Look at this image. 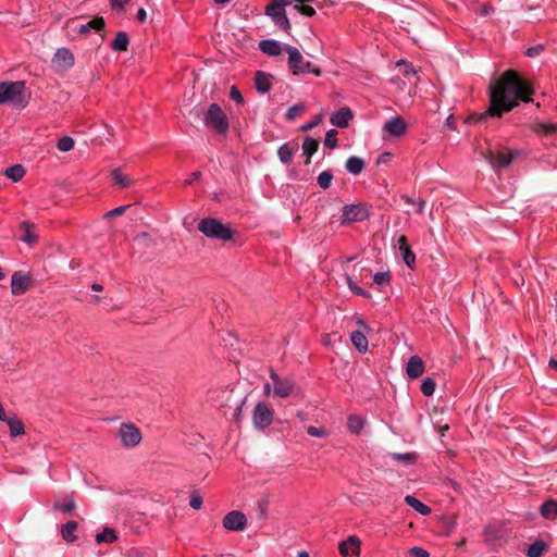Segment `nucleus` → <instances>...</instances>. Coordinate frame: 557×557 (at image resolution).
<instances>
[{"instance_id": "obj_1", "label": "nucleus", "mask_w": 557, "mask_h": 557, "mask_svg": "<svg viewBox=\"0 0 557 557\" xmlns=\"http://www.w3.org/2000/svg\"><path fill=\"white\" fill-rule=\"evenodd\" d=\"M534 90L532 86L513 70H507L498 83L491 88L490 107L485 115H497L515 109L519 101L531 102Z\"/></svg>"}, {"instance_id": "obj_2", "label": "nucleus", "mask_w": 557, "mask_h": 557, "mask_svg": "<svg viewBox=\"0 0 557 557\" xmlns=\"http://www.w3.org/2000/svg\"><path fill=\"white\" fill-rule=\"evenodd\" d=\"M30 94L23 81L0 83V104H11L14 109H24L29 102Z\"/></svg>"}, {"instance_id": "obj_3", "label": "nucleus", "mask_w": 557, "mask_h": 557, "mask_svg": "<svg viewBox=\"0 0 557 557\" xmlns=\"http://www.w3.org/2000/svg\"><path fill=\"white\" fill-rule=\"evenodd\" d=\"M193 114L202 119L203 124L220 135H226L230 128L227 115L218 103H211L207 110H194Z\"/></svg>"}, {"instance_id": "obj_4", "label": "nucleus", "mask_w": 557, "mask_h": 557, "mask_svg": "<svg viewBox=\"0 0 557 557\" xmlns=\"http://www.w3.org/2000/svg\"><path fill=\"white\" fill-rule=\"evenodd\" d=\"M314 0H295L297 3H311ZM293 2L294 0H272L264 9V14L285 33H289L292 28L285 8Z\"/></svg>"}, {"instance_id": "obj_5", "label": "nucleus", "mask_w": 557, "mask_h": 557, "mask_svg": "<svg viewBox=\"0 0 557 557\" xmlns=\"http://www.w3.org/2000/svg\"><path fill=\"white\" fill-rule=\"evenodd\" d=\"M198 230L208 238L222 242L232 240L237 233L230 225L216 218H203L198 223Z\"/></svg>"}, {"instance_id": "obj_6", "label": "nucleus", "mask_w": 557, "mask_h": 557, "mask_svg": "<svg viewBox=\"0 0 557 557\" xmlns=\"http://www.w3.org/2000/svg\"><path fill=\"white\" fill-rule=\"evenodd\" d=\"M284 50L288 54V69L293 75L313 74L317 77L322 75V70L314 63L304 59L300 51L293 46L286 45Z\"/></svg>"}, {"instance_id": "obj_7", "label": "nucleus", "mask_w": 557, "mask_h": 557, "mask_svg": "<svg viewBox=\"0 0 557 557\" xmlns=\"http://www.w3.org/2000/svg\"><path fill=\"white\" fill-rule=\"evenodd\" d=\"M274 418L273 409L264 401L256 405L252 413V422L256 429L265 430L271 425Z\"/></svg>"}, {"instance_id": "obj_8", "label": "nucleus", "mask_w": 557, "mask_h": 557, "mask_svg": "<svg viewBox=\"0 0 557 557\" xmlns=\"http://www.w3.org/2000/svg\"><path fill=\"white\" fill-rule=\"evenodd\" d=\"M369 216V210L364 205H346L343 208L341 223L347 224L352 222H362Z\"/></svg>"}, {"instance_id": "obj_9", "label": "nucleus", "mask_w": 557, "mask_h": 557, "mask_svg": "<svg viewBox=\"0 0 557 557\" xmlns=\"http://www.w3.org/2000/svg\"><path fill=\"white\" fill-rule=\"evenodd\" d=\"M75 59L73 52L69 48H59L52 60V67L55 72H66L74 65Z\"/></svg>"}, {"instance_id": "obj_10", "label": "nucleus", "mask_w": 557, "mask_h": 557, "mask_svg": "<svg viewBox=\"0 0 557 557\" xmlns=\"http://www.w3.org/2000/svg\"><path fill=\"white\" fill-rule=\"evenodd\" d=\"M270 377L273 381L275 396L286 398L293 393L295 383L292 379H282L272 368L270 369Z\"/></svg>"}, {"instance_id": "obj_11", "label": "nucleus", "mask_w": 557, "mask_h": 557, "mask_svg": "<svg viewBox=\"0 0 557 557\" xmlns=\"http://www.w3.org/2000/svg\"><path fill=\"white\" fill-rule=\"evenodd\" d=\"M222 524L228 531H243L247 527V518L244 512L232 510L224 516Z\"/></svg>"}, {"instance_id": "obj_12", "label": "nucleus", "mask_w": 557, "mask_h": 557, "mask_svg": "<svg viewBox=\"0 0 557 557\" xmlns=\"http://www.w3.org/2000/svg\"><path fill=\"white\" fill-rule=\"evenodd\" d=\"M30 283L32 276L29 274L16 271L11 277V293L14 296L23 295L29 289Z\"/></svg>"}, {"instance_id": "obj_13", "label": "nucleus", "mask_w": 557, "mask_h": 557, "mask_svg": "<svg viewBox=\"0 0 557 557\" xmlns=\"http://www.w3.org/2000/svg\"><path fill=\"white\" fill-rule=\"evenodd\" d=\"M122 443L126 447H135L141 441V433L138 428L133 424H122L120 429Z\"/></svg>"}, {"instance_id": "obj_14", "label": "nucleus", "mask_w": 557, "mask_h": 557, "mask_svg": "<svg viewBox=\"0 0 557 557\" xmlns=\"http://www.w3.org/2000/svg\"><path fill=\"white\" fill-rule=\"evenodd\" d=\"M408 125L400 115L393 116L385 122L383 131L392 137H401L407 132Z\"/></svg>"}, {"instance_id": "obj_15", "label": "nucleus", "mask_w": 557, "mask_h": 557, "mask_svg": "<svg viewBox=\"0 0 557 557\" xmlns=\"http://www.w3.org/2000/svg\"><path fill=\"white\" fill-rule=\"evenodd\" d=\"M361 541L357 535H350L345 541L338 544L339 554L344 557L352 555L355 557L360 556Z\"/></svg>"}, {"instance_id": "obj_16", "label": "nucleus", "mask_w": 557, "mask_h": 557, "mask_svg": "<svg viewBox=\"0 0 557 557\" xmlns=\"http://www.w3.org/2000/svg\"><path fill=\"white\" fill-rule=\"evenodd\" d=\"M517 152L509 150V149H503L497 150L495 152H490V162L497 168H506L508 166L512 160L517 157Z\"/></svg>"}, {"instance_id": "obj_17", "label": "nucleus", "mask_w": 557, "mask_h": 557, "mask_svg": "<svg viewBox=\"0 0 557 557\" xmlns=\"http://www.w3.org/2000/svg\"><path fill=\"white\" fill-rule=\"evenodd\" d=\"M396 245L401 253L403 260L406 263V265L413 270L416 265V255L411 250L407 237L405 235H400L397 238Z\"/></svg>"}, {"instance_id": "obj_18", "label": "nucleus", "mask_w": 557, "mask_h": 557, "mask_svg": "<svg viewBox=\"0 0 557 557\" xmlns=\"http://www.w3.org/2000/svg\"><path fill=\"white\" fill-rule=\"evenodd\" d=\"M298 149H299V145L295 140L283 144L277 149V156H278L280 161L285 165L290 164L293 161V158H294L295 153L298 151Z\"/></svg>"}, {"instance_id": "obj_19", "label": "nucleus", "mask_w": 557, "mask_h": 557, "mask_svg": "<svg viewBox=\"0 0 557 557\" xmlns=\"http://www.w3.org/2000/svg\"><path fill=\"white\" fill-rule=\"evenodd\" d=\"M354 117V114L349 108H341L331 115V123L339 128L348 126L349 121Z\"/></svg>"}, {"instance_id": "obj_20", "label": "nucleus", "mask_w": 557, "mask_h": 557, "mask_svg": "<svg viewBox=\"0 0 557 557\" xmlns=\"http://www.w3.org/2000/svg\"><path fill=\"white\" fill-rule=\"evenodd\" d=\"M273 76L263 71H257L255 74V88L259 94H265L270 91L272 87Z\"/></svg>"}, {"instance_id": "obj_21", "label": "nucleus", "mask_w": 557, "mask_h": 557, "mask_svg": "<svg viewBox=\"0 0 557 557\" xmlns=\"http://www.w3.org/2000/svg\"><path fill=\"white\" fill-rule=\"evenodd\" d=\"M406 372L408 377L418 379L424 372V362L419 356H411L407 363Z\"/></svg>"}, {"instance_id": "obj_22", "label": "nucleus", "mask_w": 557, "mask_h": 557, "mask_svg": "<svg viewBox=\"0 0 557 557\" xmlns=\"http://www.w3.org/2000/svg\"><path fill=\"white\" fill-rule=\"evenodd\" d=\"M259 49L263 53L271 55V57H277L282 53V51H285L284 47L281 45V42H278L277 40H274V39L261 40L259 44Z\"/></svg>"}, {"instance_id": "obj_23", "label": "nucleus", "mask_w": 557, "mask_h": 557, "mask_svg": "<svg viewBox=\"0 0 557 557\" xmlns=\"http://www.w3.org/2000/svg\"><path fill=\"white\" fill-rule=\"evenodd\" d=\"M3 422H7L9 429H10V435L12 437H16L20 435H23L25 433V425L23 421L16 417V414L7 416V420H2Z\"/></svg>"}, {"instance_id": "obj_24", "label": "nucleus", "mask_w": 557, "mask_h": 557, "mask_svg": "<svg viewBox=\"0 0 557 557\" xmlns=\"http://www.w3.org/2000/svg\"><path fill=\"white\" fill-rule=\"evenodd\" d=\"M20 228L23 231V235H22L21 239L24 243H26L28 245H34L37 243L38 236L34 232L35 224H33L28 221H23L20 225Z\"/></svg>"}, {"instance_id": "obj_25", "label": "nucleus", "mask_w": 557, "mask_h": 557, "mask_svg": "<svg viewBox=\"0 0 557 557\" xmlns=\"http://www.w3.org/2000/svg\"><path fill=\"white\" fill-rule=\"evenodd\" d=\"M78 529V523L74 520L67 521L61 527V536L67 543H73L77 540L75 532Z\"/></svg>"}, {"instance_id": "obj_26", "label": "nucleus", "mask_w": 557, "mask_h": 557, "mask_svg": "<svg viewBox=\"0 0 557 557\" xmlns=\"http://www.w3.org/2000/svg\"><path fill=\"white\" fill-rule=\"evenodd\" d=\"M301 148L304 156H306L305 164L308 165L311 162V157L318 151L319 140L312 137H306Z\"/></svg>"}, {"instance_id": "obj_27", "label": "nucleus", "mask_w": 557, "mask_h": 557, "mask_svg": "<svg viewBox=\"0 0 557 557\" xmlns=\"http://www.w3.org/2000/svg\"><path fill=\"white\" fill-rule=\"evenodd\" d=\"M366 419L358 414H350L347 418V429L350 433L359 435L364 428Z\"/></svg>"}, {"instance_id": "obj_28", "label": "nucleus", "mask_w": 557, "mask_h": 557, "mask_svg": "<svg viewBox=\"0 0 557 557\" xmlns=\"http://www.w3.org/2000/svg\"><path fill=\"white\" fill-rule=\"evenodd\" d=\"M129 45V36L126 32H119L114 40L111 42L110 48L113 51H126Z\"/></svg>"}, {"instance_id": "obj_29", "label": "nucleus", "mask_w": 557, "mask_h": 557, "mask_svg": "<svg viewBox=\"0 0 557 557\" xmlns=\"http://www.w3.org/2000/svg\"><path fill=\"white\" fill-rule=\"evenodd\" d=\"M405 503L422 516H428L432 512L431 508L428 505L423 504L413 495H407L405 497Z\"/></svg>"}, {"instance_id": "obj_30", "label": "nucleus", "mask_w": 557, "mask_h": 557, "mask_svg": "<svg viewBox=\"0 0 557 557\" xmlns=\"http://www.w3.org/2000/svg\"><path fill=\"white\" fill-rule=\"evenodd\" d=\"M350 341L355 348L360 352H366L368 350V338L361 331H354L350 335Z\"/></svg>"}, {"instance_id": "obj_31", "label": "nucleus", "mask_w": 557, "mask_h": 557, "mask_svg": "<svg viewBox=\"0 0 557 557\" xmlns=\"http://www.w3.org/2000/svg\"><path fill=\"white\" fill-rule=\"evenodd\" d=\"M111 177H112L114 184L119 188H128L134 183V181L132 178H129L127 175L123 174L121 169L112 170Z\"/></svg>"}, {"instance_id": "obj_32", "label": "nucleus", "mask_w": 557, "mask_h": 557, "mask_svg": "<svg viewBox=\"0 0 557 557\" xmlns=\"http://www.w3.org/2000/svg\"><path fill=\"white\" fill-rule=\"evenodd\" d=\"M364 166V161L356 156L349 157L345 164L346 170L354 175L360 174Z\"/></svg>"}, {"instance_id": "obj_33", "label": "nucleus", "mask_w": 557, "mask_h": 557, "mask_svg": "<svg viewBox=\"0 0 557 557\" xmlns=\"http://www.w3.org/2000/svg\"><path fill=\"white\" fill-rule=\"evenodd\" d=\"M540 513L546 519L557 518V502L548 499L540 507Z\"/></svg>"}, {"instance_id": "obj_34", "label": "nucleus", "mask_w": 557, "mask_h": 557, "mask_svg": "<svg viewBox=\"0 0 557 557\" xmlns=\"http://www.w3.org/2000/svg\"><path fill=\"white\" fill-rule=\"evenodd\" d=\"M548 549V545L541 539L535 540L528 548V557H541Z\"/></svg>"}, {"instance_id": "obj_35", "label": "nucleus", "mask_w": 557, "mask_h": 557, "mask_svg": "<svg viewBox=\"0 0 557 557\" xmlns=\"http://www.w3.org/2000/svg\"><path fill=\"white\" fill-rule=\"evenodd\" d=\"M117 541L116 532L111 528H104L102 532L97 533L96 542L101 543H114Z\"/></svg>"}, {"instance_id": "obj_36", "label": "nucleus", "mask_w": 557, "mask_h": 557, "mask_svg": "<svg viewBox=\"0 0 557 557\" xmlns=\"http://www.w3.org/2000/svg\"><path fill=\"white\" fill-rule=\"evenodd\" d=\"M5 175L13 182H18L25 175V169L22 164H14L5 170Z\"/></svg>"}, {"instance_id": "obj_37", "label": "nucleus", "mask_w": 557, "mask_h": 557, "mask_svg": "<svg viewBox=\"0 0 557 557\" xmlns=\"http://www.w3.org/2000/svg\"><path fill=\"white\" fill-rule=\"evenodd\" d=\"M435 387L436 382L434 381V379L428 376L422 381L420 391L424 396L430 397L434 394Z\"/></svg>"}, {"instance_id": "obj_38", "label": "nucleus", "mask_w": 557, "mask_h": 557, "mask_svg": "<svg viewBox=\"0 0 557 557\" xmlns=\"http://www.w3.org/2000/svg\"><path fill=\"white\" fill-rule=\"evenodd\" d=\"M76 508V504L74 502L73 498H70L67 502L65 503H61V502H55L53 504V510L55 511H61V512H65V513H71L75 510Z\"/></svg>"}, {"instance_id": "obj_39", "label": "nucleus", "mask_w": 557, "mask_h": 557, "mask_svg": "<svg viewBox=\"0 0 557 557\" xmlns=\"http://www.w3.org/2000/svg\"><path fill=\"white\" fill-rule=\"evenodd\" d=\"M134 243L138 244L144 248H149L154 245V240L147 232H141L134 237Z\"/></svg>"}, {"instance_id": "obj_40", "label": "nucleus", "mask_w": 557, "mask_h": 557, "mask_svg": "<svg viewBox=\"0 0 557 557\" xmlns=\"http://www.w3.org/2000/svg\"><path fill=\"white\" fill-rule=\"evenodd\" d=\"M333 180V174L331 171H323L318 175L317 182L318 185L323 188L327 189L331 186V182Z\"/></svg>"}, {"instance_id": "obj_41", "label": "nucleus", "mask_w": 557, "mask_h": 557, "mask_svg": "<svg viewBox=\"0 0 557 557\" xmlns=\"http://www.w3.org/2000/svg\"><path fill=\"white\" fill-rule=\"evenodd\" d=\"M75 141L70 136H63L58 140V149L63 152H67L74 148Z\"/></svg>"}, {"instance_id": "obj_42", "label": "nucleus", "mask_w": 557, "mask_h": 557, "mask_svg": "<svg viewBox=\"0 0 557 557\" xmlns=\"http://www.w3.org/2000/svg\"><path fill=\"white\" fill-rule=\"evenodd\" d=\"M306 107L302 103H297L288 108L285 117L288 121L295 120L298 115H300L302 112H305Z\"/></svg>"}, {"instance_id": "obj_43", "label": "nucleus", "mask_w": 557, "mask_h": 557, "mask_svg": "<svg viewBox=\"0 0 557 557\" xmlns=\"http://www.w3.org/2000/svg\"><path fill=\"white\" fill-rule=\"evenodd\" d=\"M392 458L394 460L401 461L406 465H412L416 461L417 456H416V454H412V453H407V454L395 453V454H392Z\"/></svg>"}, {"instance_id": "obj_44", "label": "nucleus", "mask_w": 557, "mask_h": 557, "mask_svg": "<svg viewBox=\"0 0 557 557\" xmlns=\"http://www.w3.org/2000/svg\"><path fill=\"white\" fill-rule=\"evenodd\" d=\"M347 284H348L349 289L354 294H356L358 296H362L364 298H370V294L367 290H364L363 288L359 287L357 285V283L350 276H347Z\"/></svg>"}, {"instance_id": "obj_45", "label": "nucleus", "mask_w": 557, "mask_h": 557, "mask_svg": "<svg viewBox=\"0 0 557 557\" xmlns=\"http://www.w3.org/2000/svg\"><path fill=\"white\" fill-rule=\"evenodd\" d=\"M87 24L88 29H95L96 32H101L106 27V22L102 16H96Z\"/></svg>"}, {"instance_id": "obj_46", "label": "nucleus", "mask_w": 557, "mask_h": 557, "mask_svg": "<svg viewBox=\"0 0 557 557\" xmlns=\"http://www.w3.org/2000/svg\"><path fill=\"white\" fill-rule=\"evenodd\" d=\"M325 147L330 149H334L337 146V131L336 129H330L326 133L325 139H324Z\"/></svg>"}, {"instance_id": "obj_47", "label": "nucleus", "mask_w": 557, "mask_h": 557, "mask_svg": "<svg viewBox=\"0 0 557 557\" xmlns=\"http://www.w3.org/2000/svg\"><path fill=\"white\" fill-rule=\"evenodd\" d=\"M389 281H391L389 272H377L373 276V283L379 286L388 285Z\"/></svg>"}, {"instance_id": "obj_48", "label": "nucleus", "mask_w": 557, "mask_h": 557, "mask_svg": "<svg viewBox=\"0 0 557 557\" xmlns=\"http://www.w3.org/2000/svg\"><path fill=\"white\" fill-rule=\"evenodd\" d=\"M294 10L304 14L306 16H313L315 14V10L311 5H307L306 3H298L294 5Z\"/></svg>"}, {"instance_id": "obj_49", "label": "nucleus", "mask_w": 557, "mask_h": 557, "mask_svg": "<svg viewBox=\"0 0 557 557\" xmlns=\"http://www.w3.org/2000/svg\"><path fill=\"white\" fill-rule=\"evenodd\" d=\"M189 506L193 508V509H200L201 506H202V496L194 491L190 495V499H189Z\"/></svg>"}, {"instance_id": "obj_50", "label": "nucleus", "mask_w": 557, "mask_h": 557, "mask_svg": "<svg viewBox=\"0 0 557 557\" xmlns=\"http://www.w3.org/2000/svg\"><path fill=\"white\" fill-rule=\"evenodd\" d=\"M230 98L237 104H244V97L236 86H232L230 90Z\"/></svg>"}, {"instance_id": "obj_51", "label": "nucleus", "mask_w": 557, "mask_h": 557, "mask_svg": "<svg viewBox=\"0 0 557 557\" xmlns=\"http://www.w3.org/2000/svg\"><path fill=\"white\" fill-rule=\"evenodd\" d=\"M307 433L313 437H325L327 435V432L324 428H317L313 425H310L307 429Z\"/></svg>"}, {"instance_id": "obj_52", "label": "nucleus", "mask_w": 557, "mask_h": 557, "mask_svg": "<svg viewBox=\"0 0 557 557\" xmlns=\"http://www.w3.org/2000/svg\"><path fill=\"white\" fill-rule=\"evenodd\" d=\"M321 121H322V115L319 114V115L314 116V119L311 120L310 122L301 125L300 131L301 132L310 131V129L317 127L321 123Z\"/></svg>"}, {"instance_id": "obj_53", "label": "nucleus", "mask_w": 557, "mask_h": 557, "mask_svg": "<svg viewBox=\"0 0 557 557\" xmlns=\"http://www.w3.org/2000/svg\"><path fill=\"white\" fill-rule=\"evenodd\" d=\"M487 117H497V115H485V111L483 113H472L469 116V121L473 123H479L481 121H485Z\"/></svg>"}, {"instance_id": "obj_54", "label": "nucleus", "mask_w": 557, "mask_h": 557, "mask_svg": "<svg viewBox=\"0 0 557 557\" xmlns=\"http://www.w3.org/2000/svg\"><path fill=\"white\" fill-rule=\"evenodd\" d=\"M410 555L412 557H429V553L428 550H425L424 548L422 547H419V546H414L412 547L410 550H409Z\"/></svg>"}, {"instance_id": "obj_55", "label": "nucleus", "mask_w": 557, "mask_h": 557, "mask_svg": "<svg viewBox=\"0 0 557 557\" xmlns=\"http://www.w3.org/2000/svg\"><path fill=\"white\" fill-rule=\"evenodd\" d=\"M127 208H129L128 205L120 206L117 208H114V209L108 211L106 213V216H117V215H121V214H123L126 211Z\"/></svg>"}, {"instance_id": "obj_56", "label": "nucleus", "mask_w": 557, "mask_h": 557, "mask_svg": "<svg viewBox=\"0 0 557 557\" xmlns=\"http://www.w3.org/2000/svg\"><path fill=\"white\" fill-rule=\"evenodd\" d=\"M541 128L545 135L557 133V124H541Z\"/></svg>"}, {"instance_id": "obj_57", "label": "nucleus", "mask_w": 557, "mask_h": 557, "mask_svg": "<svg viewBox=\"0 0 557 557\" xmlns=\"http://www.w3.org/2000/svg\"><path fill=\"white\" fill-rule=\"evenodd\" d=\"M542 50H543V46L536 45V46L528 48L525 53L528 57L534 58V57L539 55Z\"/></svg>"}, {"instance_id": "obj_58", "label": "nucleus", "mask_w": 557, "mask_h": 557, "mask_svg": "<svg viewBox=\"0 0 557 557\" xmlns=\"http://www.w3.org/2000/svg\"><path fill=\"white\" fill-rule=\"evenodd\" d=\"M129 0H110L112 10H123Z\"/></svg>"}, {"instance_id": "obj_59", "label": "nucleus", "mask_w": 557, "mask_h": 557, "mask_svg": "<svg viewBox=\"0 0 557 557\" xmlns=\"http://www.w3.org/2000/svg\"><path fill=\"white\" fill-rule=\"evenodd\" d=\"M494 12L493 5L485 3L480 7L479 13L482 16H487Z\"/></svg>"}, {"instance_id": "obj_60", "label": "nucleus", "mask_w": 557, "mask_h": 557, "mask_svg": "<svg viewBox=\"0 0 557 557\" xmlns=\"http://www.w3.org/2000/svg\"><path fill=\"white\" fill-rule=\"evenodd\" d=\"M245 403H246V399H243L235 410L234 418L236 421H239V419H240L242 409H243V406L245 405Z\"/></svg>"}, {"instance_id": "obj_61", "label": "nucleus", "mask_w": 557, "mask_h": 557, "mask_svg": "<svg viewBox=\"0 0 557 557\" xmlns=\"http://www.w3.org/2000/svg\"><path fill=\"white\" fill-rule=\"evenodd\" d=\"M414 205L417 206V212L418 213H423L424 211V207H425V201L423 199H418Z\"/></svg>"}, {"instance_id": "obj_62", "label": "nucleus", "mask_w": 557, "mask_h": 557, "mask_svg": "<svg viewBox=\"0 0 557 557\" xmlns=\"http://www.w3.org/2000/svg\"><path fill=\"white\" fill-rule=\"evenodd\" d=\"M146 17H147V13H146L145 9L140 8V9L137 11L136 18H137L139 22H145V21H146Z\"/></svg>"}, {"instance_id": "obj_63", "label": "nucleus", "mask_w": 557, "mask_h": 557, "mask_svg": "<svg viewBox=\"0 0 557 557\" xmlns=\"http://www.w3.org/2000/svg\"><path fill=\"white\" fill-rule=\"evenodd\" d=\"M75 30L77 32V34L79 35H86L89 33V29L87 27V24H82L77 27H75Z\"/></svg>"}, {"instance_id": "obj_64", "label": "nucleus", "mask_w": 557, "mask_h": 557, "mask_svg": "<svg viewBox=\"0 0 557 557\" xmlns=\"http://www.w3.org/2000/svg\"><path fill=\"white\" fill-rule=\"evenodd\" d=\"M201 176L200 172H194L190 175V178L186 181V184H191L194 181H197Z\"/></svg>"}]
</instances>
